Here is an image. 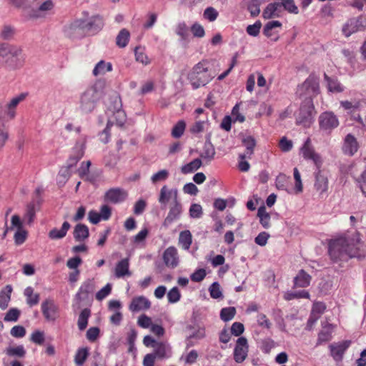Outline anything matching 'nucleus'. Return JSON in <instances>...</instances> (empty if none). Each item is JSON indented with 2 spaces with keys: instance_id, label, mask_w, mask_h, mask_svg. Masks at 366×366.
I'll return each mask as SVG.
<instances>
[{
  "instance_id": "37998d69",
  "label": "nucleus",
  "mask_w": 366,
  "mask_h": 366,
  "mask_svg": "<svg viewBox=\"0 0 366 366\" xmlns=\"http://www.w3.org/2000/svg\"><path fill=\"white\" fill-rule=\"evenodd\" d=\"M5 291L0 292V308L2 310L6 309L8 307L9 302L11 299V293L12 292V287L11 285H6Z\"/></svg>"
},
{
  "instance_id": "423d86ee",
  "label": "nucleus",
  "mask_w": 366,
  "mask_h": 366,
  "mask_svg": "<svg viewBox=\"0 0 366 366\" xmlns=\"http://www.w3.org/2000/svg\"><path fill=\"white\" fill-rule=\"evenodd\" d=\"M297 93L300 97L311 99L320 93L319 79L314 75H310L305 81L298 86Z\"/></svg>"
},
{
  "instance_id": "4d7b16f0",
  "label": "nucleus",
  "mask_w": 366,
  "mask_h": 366,
  "mask_svg": "<svg viewBox=\"0 0 366 366\" xmlns=\"http://www.w3.org/2000/svg\"><path fill=\"white\" fill-rule=\"evenodd\" d=\"M169 173L167 169H162L158 172L154 174L151 177V181L153 184L159 182L164 181L169 177Z\"/></svg>"
},
{
  "instance_id": "c9c22d12",
  "label": "nucleus",
  "mask_w": 366,
  "mask_h": 366,
  "mask_svg": "<svg viewBox=\"0 0 366 366\" xmlns=\"http://www.w3.org/2000/svg\"><path fill=\"white\" fill-rule=\"evenodd\" d=\"M89 355L88 347H80L77 350L74 356V362L77 366H83Z\"/></svg>"
},
{
  "instance_id": "e433bc0d",
  "label": "nucleus",
  "mask_w": 366,
  "mask_h": 366,
  "mask_svg": "<svg viewBox=\"0 0 366 366\" xmlns=\"http://www.w3.org/2000/svg\"><path fill=\"white\" fill-rule=\"evenodd\" d=\"M90 316L91 310L89 308H85L81 310L77 321V325L79 330L82 331L86 328L88 325V320Z\"/></svg>"
},
{
  "instance_id": "2eb2a0df",
  "label": "nucleus",
  "mask_w": 366,
  "mask_h": 366,
  "mask_svg": "<svg viewBox=\"0 0 366 366\" xmlns=\"http://www.w3.org/2000/svg\"><path fill=\"white\" fill-rule=\"evenodd\" d=\"M127 192L121 188H112L104 195V199L112 204H118L126 199Z\"/></svg>"
},
{
  "instance_id": "79ce46f5",
  "label": "nucleus",
  "mask_w": 366,
  "mask_h": 366,
  "mask_svg": "<svg viewBox=\"0 0 366 366\" xmlns=\"http://www.w3.org/2000/svg\"><path fill=\"white\" fill-rule=\"evenodd\" d=\"M201 166V159L197 158L190 162L189 163L182 166L181 168V172L184 174H189L197 171Z\"/></svg>"
},
{
  "instance_id": "052dcab7",
  "label": "nucleus",
  "mask_w": 366,
  "mask_h": 366,
  "mask_svg": "<svg viewBox=\"0 0 366 366\" xmlns=\"http://www.w3.org/2000/svg\"><path fill=\"white\" fill-rule=\"evenodd\" d=\"M219 13L217 9L212 6L207 7L203 14L204 18L209 21H215Z\"/></svg>"
},
{
  "instance_id": "b1692460",
  "label": "nucleus",
  "mask_w": 366,
  "mask_h": 366,
  "mask_svg": "<svg viewBox=\"0 0 366 366\" xmlns=\"http://www.w3.org/2000/svg\"><path fill=\"white\" fill-rule=\"evenodd\" d=\"M21 49L15 46L9 44L0 45V65L3 64L9 54L21 55Z\"/></svg>"
},
{
  "instance_id": "603ef678",
  "label": "nucleus",
  "mask_w": 366,
  "mask_h": 366,
  "mask_svg": "<svg viewBox=\"0 0 366 366\" xmlns=\"http://www.w3.org/2000/svg\"><path fill=\"white\" fill-rule=\"evenodd\" d=\"M186 128V123L183 120L179 121L172 128V136L174 138H179L184 134Z\"/></svg>"
},
{
  "instance_id": "5701e85b",
  "label": "nucleus",
  "mask_w": 366,
  "mask_h": 366,
  "mask_svg": "<svg viewBox=\"0 0 366 366\" xmlns=\"http://www.w3.org/2000/svg\"><path fill=\"white\" fill-rule=\"evenodd\" d=\"M114 274L117 278H121L126 275L130 276L132 274L129 271V258H124L117 263L114 269Z\"/></svg>"
},
{
  "instance_id": "6ab92c4d",
  "label": "nucleus",
  "mask_w": 366,
  "mask_h": 366,
  "mask_svg": "<svg viewBox=\"0 0 366 366\" xmlns=\"http://www.w3.org/2000/svg\"><path fill=\"white\" fill-rule=\"evenodd\" d=\"M151 307L150 301L144 296L135 297L129 305V310L136 312L141 310H147Z\"/></svg>"
},
{
  "instance_id": "864d4df0",
  "label": "nucleus",
  "mask_w": 366,
  "mask_h": 366,
  "mask_svg": "<svg viewBox=\"0 0 366 366\" xmlns=\"http://www.w3.org/2000/svg\"><path fill=\"white\" fill-rule=\"evenodd\" d=\"M135 58L137 61L140 62L144 65H148L151 62L149 58L145 54L144 50L139 47H137L135 49Z\"/></svg>"
},
{
  "instance_id": "3c124183",
  "label": "nucleus",
  "mask_w": 366,
  "mask_h": 366,
  "mask_svg": "<svg viewBox=\"0 0 366 366\" xmlns=\"http://www.w3.org/2000/svg\"><path fill=\"white\" fill-rule=\"evenodd\" d=\"M236 314V309L234 307H224L221 310L220 317L224 322L232 320Z\"/></svg>"
},
{
  "instance_id": "bf43d9fd",
  "label": "nucleus",
  "mask_w": 366,
  "mask_h": 366,
  "mask_svg": "<svg viewBox=\"0 0 366 366\" xmlns=\"http://www.w3.org/2000/svg\"><path fill=\"white\" fill-rule=\"evenodd\" d=\"M326 310V305L322 302H314L312 308V314L313 315H317V317H320V316L325 312Z\"/></svg>"
},
{
  "instance_id": "f704fd0d",
  "label": "nucleus",
  "mask_w": 366,
  "mask_h": 366,
  "mask_svg": "<svg viewBox=\"0 0 366 366\" xmlns=\"http://www.w3.org/2000/svg\"><path fill=\"white\" fill-rule=\"evenodd\" d=\"M20 55L9 54L5 59L1 66H8L10 69H15L23 66V61L19 58Z\"/></svg>"
},
{
  "instance_id": "6e6d98bb",
  "label": "nucleus",
  "mask_w": 366,
  "mask_h": 366,
  "mask_svg": "<svg viewBox=\"0 0 366 366\" xmlns=\"http://www.w3.org/2000/svg\"><path fill=\"white\" fill-rule=\"evenodd\" d=\"M281 26H282V23L280 21H269V22H267L265 24V26L264 27L263 34L266 36L270 37L272 35V30L274 28L281 27Z\"/></svg>"
},
{
  "instance_id": "a211bd4d",
  "label": "nucleus",
  "mask_w": 366,
  "mask_h": 366,
  "mask_svg": "<svg viewBox=\"0 0 366 366\" xmlns=\"http://www.w3.org/2000/svg\"><path fill=\"white\" fill-rule=\"evenodd\" d=\"M182 211V207L181 203L178 200L173 201L170 205L169 213L164 219V225L169 226L174 220L177 219L179 217Z\"/></svg>"
},
{
  "instance_id": "4c0bfd02",
  "label": "nucleus",
  "mask_w": 366,
  "mask_h": 366,
  "mask_svg": "<svg viewBox=\"0 0 366 366\" xmlns=\"http://www.w3.org/2000/svg\"><path fill=\"white\" fill-rule=\"evenodd\" d=\"M257 216L259 218L260 224L264 228L268 229L270 227V215L267 212L264 206L259 207L257 210Z\"/></svg>"
},
{
  "instance_id": "4468645a",
  "label": "nucleus",
  "mask_w": 366,
  "mask_h": 366,
  "mask_svg": "<svg viewBox=\"0 0 366 366\" xmlns=\"http://www.w3.org/2000/svg\"><path fill=\"white\" fill-rule=\"evenodd\" d=\"M85 144L84 142H76L72 149L71 153L67 159L66 165L68 168H72L76 166L78 162L84 155Z\"/></svg>"
},
{
  "instance_id": "7ed1b4c3",
  "label": "nucleus",
  "mask_w": 366,
  "mask_h": 366,
  "mask_svg": "<svg viewBox=\"0 0 366 366\" xmlns=\"http://www.w3.org/2000/svg\"><path fill=\"white\" fill-rule=\"evenodd\" d=\"M26 97L27 94L21 93L12 98L10 102L6 104L4 114L0 116V149L4 147L9 137L8 132L5 127L6 123L16 117L17 106L20 102H23Z\"/></svg>"
},
{
  "instance_id": "473e14b6",
  "label": "nucleus",
  "mask_w": 366,
  "mask_h": 366,
  "mask_svg": "<svg viewBox=\"0 0 366 366\" xmlns=\"http://www.w3.org/2000/svg\"><path fill=\"white\" fill-rule=\"evenodd\" d=\"M332 325L328 324L319 332L317 345H322L324 342H329L332 339Z\"/></svg>"
},
{
  "instance_id": "8fccbe9b",
  "label": "nucleus",
  "mask_w": 366,
  "mask_h": 366,
  "mask_svg": "<svg viewBox=\"0 0 366 366\" xmlns=\"http://www.w3.org/2000/svg\"><path fill=\"white\" fill-rule=\"evenodd\" d=\"M155 357L159 359H163L167 356V346L163 342H157L154 345V352Z\"/></svg>"
},
{
  "instance_id": "bb28decb",
  "label": "nucleus",
  "mask_w": 366,
  "mask_h": 366,
  "mask_svg": "<svg viewBox=\"0 0 366 366\" xmlns=\"http://www.w3.org/2000/svg\"><path fill=\"white\" fill-rule=\"evenodd\" d=\"M74 238L76 242H84L89 236V230L86 225L77 224L74 229Z\"/></svg>"
},
{
  "instance_id": "09e8293b",
  "label": "nucleus",
  "mask_w": 366,
  "mask_h": 366,
  "mask_svg": "<svg viewBox=\"0 0 366 366\" xmlns=\"http://www.w3.org/2000/svg\"><path fill=\"white\" fill-rule=\"evenodd\" d=\"M115 102H118L117 107H115L116 112V118H117V124L119 126H122L125 122V114L124 112L120 109L122 104L121 100L118 97H115Z\"/></svg>"
},
{
  "instance_id": "5fc2aeb1",
  "label": "nucleus",
  "mask_w": 366,
  "mask_h": 366,
  "mask_svg": "<svg viewBox=\"0 0 366 366\" xmlns=\"http://www.w3.org/2000/svg\"><path fill=\"white\" fill-rule=\"evenodd\" d=\"M280 4L289 13L294 14H297L299 13V9L295 5L294 0H281V3Z\"/></svg>"
},
{
  "instance_id": "0e129e2a",
  "label": "nucleus",
  "mask_w": 366,
  "mask_h": 366,
  "mask_svg": "<svg viewBox=\"0 0 366 366\" xmlns=\"http://www.w3.org/2000/svg\"><path fill=\"white\" fill-rule=\"evenodd\" d=\"M30 340L35 344L41 345L45 340L44 332L39 330L34 331L31 335Z\"/></svg>"
},
{
  "instance_id": "a19ab883",
  "label": "nucleus",
  "mask_w": 366,
  "mask_h": 366,
  "mask_svg": "<svg viewBox=\"0 0 366 366\" xmlns=\"http://www.w3.org/2000/svg\"><path fill=\"white\" fill-rule=\"evenodd\" d=\"M310 295L306 290H301L298 292L287 291L284 295V299L290 301L295 299H310Z\"/></svg>"
},
{
  "instance_id": "f257e3e1",
  "label": "nucleus",
  "mask_w": 366,
  "mask_h": 366,
  "mask_svg": "<svg viewBox=\"0 0 366 366\" xmlns=\"http://www.w3.org/2000/svg\"><path fill=\"white\" fill-rule=\"evenodd\" d=\"M362 245L357 233L352 237H340L330 242L329 254L333 262L341 264V262H347L350 258L360 257Z\"/></svg>"
},
{
  "instance_id": "dca6fc26",
  "label": "nucleus",
  "mask_w": 366,
  "mask_h": 366,
  "mask_svg": "<svg viewBox=\"0 0 366 366\" xmlns=\"http://www.w3.org/2000/svg\"><path fill=\"white\" fill-rule=\"evenodd\" d=\"M350 340H345L330 345L331 355L336 361H341L347 349L350 346Z\"/></svg>"
},
{
  "instance_id": "393cba45",
  "label": "nucleus",
  "mask_w": 366,
  "mask_h": 366,
  "mask_svg": "<svg viewBox=\"0 0 366 366\" xmlns=\"http://www.w3.org/2000/svg\"><path fill=\"white\" fill-rule=\"evenodd\" d=\"M324 79L327 82V87L330 92L341 93L345 88L335 76H329L327 74H324Z\"/></svg>"
},
{
  "instance_id": "c756f323",
  "label": "nucleus",
  "mask_w": 366,
  "mask_h": 366,
  "mask_svg": "<svg viewBox=\"0 0 366 366\" xmlns=\"http://www.w3.org/2000/svg\"><path fill=\"white\" fill-rule=\"evenodd\" d=\"M281 6L280 3L269 4L264 9L262 16L265 19H269L274 17H278L280 11L279 8Z\"/></svg>"
},
{
  "instance_id": "a878e982",
  "label": "nucleus",
  "mask_w": 366,
  "mask_h": 366,
  "mask_svg": "<svg viewBox=\"0 0 366 366\" xmlns=\"http://www.w3.org/2000/svg\"><path fill=\"white\" fill-rule=\"evenodd\" d=\"M315 188L320 193V195L325 194L328 189V179L320 172L315 176Z\"/></svg>"
},
{
  "instance_id": "49530a36",
  "label": "nucleus",
  "mask_w": 366,
  "mask_h": 366,
  "mask_svg": "<svg viewBox=\"0 0 366 366\" xmlns=\"http://www.w3.org/2000/svg\"><path fill=\"white\" fill-rule=\"evenodd\" d=\"M5 352L10 357H24L26 355V350L23 345L7 347Z\"/></svg>"
},
{
  "instance_id": "774afa93",
  "label": "nucleus",
  "mask_w": 366,
  "mask_h": 366,
  "mask_svg": "<svg viewBox=\"0 0 366 366\" xmlns=\"http://www.w3.org/2000/svg\"><path fill=\"white\" fill-rule=\"evenodd\" d=\"M257 321L258 325L262 327L269 329L272 326L271 322L263 313H259L257 315Z\"/></svg>"
},
{
  "instance_id": "1a4fd4ad",
  "label": "nucleus",
  "mask_w": 366,
  "mask_h": 366,
  "mask_svg": "<svg viewBox=\"0 0 366 366\" xmlns=\"http://www.w3.org/2000/svg\"><path fill=\"white\" fill-rule=\"evenodd\" d=\"M319 124L321 129L330 132L338 127L339 120L333 112H325L320 115Z\"/></svg>"
},
{
  "instance_id": "9b49d317",
  "label": "nucleus",
  "mask_w": 366,
  "mask_h": 366,
  "mask_svg": "<svg viewBox=\"0 0 366 366\" xmlns=\"http://www.w3.org/2000/svg\"><path fill=\"white\" fill-rule=\"evenodd\" d=\"M249 345L244 337H240L237 340L234 350V360L237 363L243 362L248 355Z\"/></svg>"
},
{
  "instance_id": "a18cd8bd",
  "label": "nucleus",
  "mask_w": 366,
  "mask_h": 366,
  "mask_svg": "<svg viewBox=\"0 0 366 366\" xmlns=\"http://www.w3.org/2000/svg\"><path fill=\"white\" fill-rule=\"evenodd\" d=\"M92 164L91 161H84L81 164L80 167L77 170L78 175L84 180L90 181L89 177V168Z\"/></svg>"
},
{
  "instance_id": "f8f14e48",
  "label": "nucleus",
  "mask_w": 366,
  "mask_h": 366,
  "mask_svg": "<svg viewBox=\"0 0 366 366\" xmlns=\"http://www.w3.org/2000/svg\"><path fill=\"white\" fill-rule=\"evenodd\" d=\"M162 260L166 267L172 269L179 264V255L177 249L174 246L167 247L163 252Z\"/></svg>"
},
{
  "instance_id": "69168bd1",
  "label": "nucleus",
  "mask_w": 366,
  "mask_h": 366,
  "mask_svg": "<svg viewBox=\"0 0 366 366\" xmlns=\"http://www.w3.org/2000/svg\"><path fill=\"white\" fill-rule=\"evenodd\" d=\"M176 33L182 39H186L189 35V29L187 24L184 22L179 23L176 28Z\"/></svg>"
},
{
  "instance_id": "cd10ccee",
  "label": "nucleus",
  "mask_w": 366,
  "mask_h": 366,
  "mask_svg": "<svg viewBox=\"0 0 366 366\" xmlns=\"http://www.w3.org/2000/svg\"><path fill=\"white\" fill-rule=\"evenodd\" d=\"M24 295L26 297V304L30 307H32L39 304L40 295L39 293H35L32 287H27L24 291Z\"/></svg>"
},
{
  "instance_id": "ea45409f",
  "label": "nucleus",
  "mask_w": 366,
  "mask_h": 366,
  "mask_svg": "<svg viewBox=\"0 0 366 366\" xmlns=\"http://www.w3.org/2000/svg\"><path fill=\"white\" fill-rule=\"evenodd\" d=\"M112 69V65L109 62H105L104 61H100L97 64L94 69H93V74L94 76H99L104 74L107 71H110Z\"/></svg>"
},
{
  "instance_id": "aec40b11",
  "label": "nucleus",
  "mask_w": 366,
  "mask_h": 366,
  "mask_svg": "<svg viewBox=\"0 0 366 366\" xmlns=\"http://www.w3.org/2000/svg\"><path fill=\"white\" fill-rule=\"evenodd\" d=\"M170 199L172 202L178 200V192L177 189H169L164 185L160 189L158 201L161 204L165 206Z\"/></svg>"
},
{
  "instance_id": "9d476101",
  "label": "nucleus",
  "mask_w": 366,
  "mask_h": 366,
  "mask_svg": "<svg viewBox=\"0 0 366 366\" xmlns=\"http://www.w3.org/2000/svg\"><path fill=\"white\" fill-rule=\"evenodd\" d=\"M301 152L304 159L312 160L313 163L320 168L322 166V160L319 154L315 152L314 148L311 145L310 139L308 138L301 148Z\"/></svg>"
},
{
  "instance_id": "f3484780",
  "label": "nucleus",
  "mask_w": 366,
  "mask_h": 366,
  "mask_svg": "<svg viewBox=\"0 0 366 366\" xmlns=\"http://www.w3.org/2000/svg\"><path fill=\"white\" fill-rule=\"evenodd\" d=\"M359 149V144L357 139L351 134H348L345 139L342 145V152L345 154L350 157L353 156Z\"/></svg>"
},
{
  "instance_id": "412c9836",
  "label": "nucleus",
  "mask_w": 366,
  "mask_h": 366,
  "mask_svg": "<svg viewBox=\"0 0 366 366\" xmlns=\"http://www.w3.org/2000/svg\"><path fill=\"white\" fill-rule=\"evenodd\" d=\"M312 281V276L305 270L300 269L294 277L293 283L295 288H305L310 286Z\"/></svg>"
},
{
  "instance_id": "4be33fe9",
  "label": "nucleus",
  "mask_w": 366,
  "mask_h": 366,
  "mask_svg": "<svg viewBox=\"0 0 366 366\" xmlns=\"http://www.w3.org/2000/svg\"><path fill=\"white\" fill-rule=\"evenodd\" d=\"M242 145L246 148L245 152L241 154V157L250 159L254 154L256 147V140L252 136H247L242 139Z\"/></svg>"
},
{
  "instance_id": "338daca9",
  "label": "nucleus",
  "mask_w": 366,
  "mask_h": 366,
  "mask_svg": "<svg viewBox=\"0 0 366 366\" xmlns=\"http://www.w3.org/2000/svg\"><path fill=\"white\" fill-rule=\"evenodd\" d=\"M210 296L214 299H218L222 297V293L220 290V286L218 282H213L209 287Z\"/></svg>"
},
{
  "instance_id": "20e7f679",
  "label": "nucleus",
  "mask_w": 366,
  "mask_h": 366,
  "mask_svg": "<svg viewBox=\"0 0 366 366\" xmlns=\"http://www.w3.org/2000/svg\"><path fill=\"white\" fill-rule=\"evenodd\" d=\"M209 64L207 60H202L189 72L187 79L194 89L207 85L214 77L209 69Z\"/></svg>"
},
{
  "instance_id": "f03ea898",
  "label": "nucleus",
  "mask_w": 366,
  "mask_h": 366,
  "mask_svg": "<svg viewBox=\"0 0 366 366\" xmlns=\"http://www.w3.org/2000/svg\"><path fill=\"white\" fill-rule=\"evenodd\" d=\"M84 18L76 19L68 27V32L71 34L77 30H81L88 35L98 34L104 26V20L102 16L96 14L89 16L87 11L83 12Z\"/></svg>"
},
{
  "instance_id": "c85d7f7f",
  "label": "nucleus",
  "mask_w": 366,
  "mask_h": 366,
  "mask_svg": "<svg viewBox=\"0 0 366 366\" xmlns=\"http://www.w3.org/2000/svg\"><path fill=\"white\" fill-rule=\"evenodd\" d=\"M71 225L68 222H64L62 224L61 228L60 229H58L56 228H54L49 232V237L51 239H59L64 238L68 232V230L70 229Z\"/></svg>"
},
{
  "instance_id": "0eeeda50",
  "label": "nucleus",
  "mask_w": 366,
  "mask_h": 366,
  "mask_svg": "<svg viewBox=\"0 0 366 366\" xmlns=\"http://www.w3.org/2000/svg\"><path fill=\"white\" fill-rule=\"evenodd\" d=\"M314 105L311 99H305L296 114V124L309 127L312 122Z\"/></svg>"
},
{
  "instance_id": "680f3d73",
  "label": "nucleus",
  "mask_w": 366,
  "mask_h": 366,
  "mask_svg": "<svg viewBox=\"0 0 366 366\" xmlns=\"http://www.w3.org/2000/svg\"><path fill=\"white\" fill-rule=\"evenodd\" d=\"M181 297V294L177 287L172 288L167 293L168 302L170 303L177 302Z\"/></svg>"
},
{
  "instance_id": "e2e57ef3",
  "label": "nucleus",
  "mask_w": 366,
  "mask_h": 366,
  "mask_svg": "<svg viewBox=\"0 0 366 366\" xmlns=\"http://www.w3.org/2000/svg\"><path fill=\"white\" fill-rule=\"evenodd\" d=\"M261 26V21H257L254 24L247 26L246 29L247 33L250 36H257L259 34Z\"/></svg>"
},
{
  "instance_id": "c03bdc74",
  "label": "nucleus",
  "mask_w": 366,
  "mask_h": 366,
  "mask_svg": "<svg viewBox=\"0 0 366 366\" xmlns=\"http://www.w3.org/2000/svg\"><path fill=\"white\" fill-rule=\"evenodd\" d=\"M129 37V31L126 29H122L117 36V45L120 48L125 47L128 44Z\"/></svg>"
},
{
  "instance_id": "13d9d810",
  "label": "nucleus",
  "mask_w": 366,
  "mask_h": 366,
  "mask_svg": "<svg viewBox=\"0 0 366 366\" xmlns=\"http://www.w3.org/2000/svg\"><path fill=\"white\" fill-rule=\"evenodd\" d=\"M20 316V311L16 308H11L4 316L5 322H16Z\"/></svg>"
},
{
  "instance_id": "ddd939ff",
  "label": "nucleus",
  "mask_w": 366,
  "mask_h": 366,
  "mask_svg": "<svg viewBox=\"0 0 366 366\" xmlns=\"http://www.w3.org/2000/svg\"><path fill=\"white\" fill-rule=\"evenodd\" d=\"M365 19L360 16L349 19L343 26L342 31L346 36L349 37L352 34L362 30L365 26Z\"/></svg>"
},
{
  "instance_id": "6e6552de",
  "label": "nucleus",
  "mask_w": 366,
  "mask_h": 366,
  "mask_svg": "<svg viewBox=\"0 0 366 366\" xmlns=\"http://www.w3.org/2000/svg\"><path fill=\"white\" fill-rule=\"evenodd\" d=\"M45 320L54 322L59 317V307L51 299L45 300L41 305Z\"/></svg>"
},
{
  "instance_id": "39448f33",
  "label": "nucleus",
  "mask_w": 366,
  "mask_h": 366,
  "mask_svg": "<svg viewBox=\"0 0 366 366\" xmlns=\"http://www.w3.org/2000/svg\"><path fill=\"white\" fill-rule=\"evenodd\" d=\"M100 97L101 93L96 87H89L81 96L79 106L81 111L84 113L92 112Z\"/></svg>"
},
{
  "instance_id": "de8ad7c7",
  "label": "nucleus",
  "mask_w": 366,
  "mask_h": 366,
  "mask_svg": "<svg viewBox=\"0 0 366 366\" xmlns=\"http://www.w3.org/2000/svg\"><path fill=\"white\" fill-rule=\"evenodd\" d=\"M36 217V210L34 203L31 202L27 204L26 213L24 217V220L29 224H31Z\"/></svg>"
},
{
  "instance_id": "58836bf2",
  "label": "nucleus",
  "mask_w": 366,
  "mask_h": 366,
  "mask_svg": "<svg viewBox=\"0 0 366 366\" xmlns=\"http://www.w3.org/2000/svg\"><path fill=\"white\" fill-rule=\"evenodd\" d=\"M92 287L89 283H84L79 289L76 295V299L81 302L88 300L89 293L92 292Z\"/></svg>"
},
{
  "instance_id": "72a5a7b5",
  "label": "nucleus",
  "mask_w": 366,
  "mask_h": 366,
  "mask_svg": "<svg viewBox=\"0 0 366 366\" xmlns=\"http://www.w3.org/2000/svg\"><path fill=\"white\" fill-rule=\"evenodd\" d=\"M215 154L216 152L213 144L211 142H205L200 157L207 162H210L214 159Z\"/></svg>"
},
{
  "instance_id": "2f4dec72",
  "label": "nucleus",
  "mask_w": 366,
  "mask_h": 366,
  "mask_svg": "<svg viewBox=\"0 0 366 366\" xmlns=\"http://www.w3.org/2000/svg\"><path fill=\"white\" fill-rule=\"evenodd\" d=\"M192 243V235L189 230H184L179 233V244L184 250H188Z\"/></svg>"
},
{
  "instance_id": "7c9ffc66",
  "label": "nucleus",
  "mask_w": 366,
  "mask_h": 366,
  "mask_svg": "<svg viewBox=\"0 0 366 366\" xmlns=\"http://www.w3.org/2000/svg\"><path fill=\"white\" fill-rule=\"evenodd\" d=\"M267 0H245L247 10L253 17L257 16L260 13V6Z\"/></svg>"
}]
</instances>
